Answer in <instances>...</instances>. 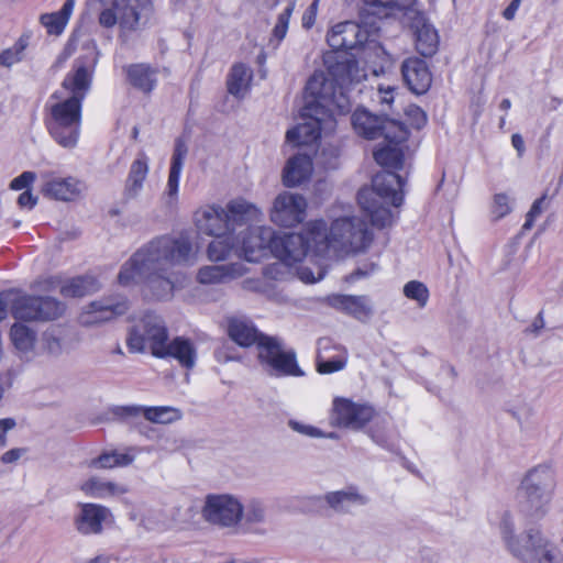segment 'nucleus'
I'll use <instances>...</instances> for the list:
<instances>
[{"label":"nucleus","instance_id":"nucleus-1","mask_svg":"<svg viewBox=\"0 0 563 563\" xmlns=\"http://www.w3.org/2000/svg\"><path fill=\"white\" fill-rule=\"evenodd\" d=\"M92 56L88 62L76 60L74 70L64 81L63 89L69 92L56 91L47 104L46 126L54 141L64 148H75L78 144L81 125V103L90 89L92 73L98 60L99 52L92 43Z\"/></svg>","mask_w":563,"mask_h":563},{"label":"nucleus","instance_id":"nucleus-2","mask_svg":"<svg viewBox=\"0 0 563 563\" xmlns=\"http://www.w3.org/2000/svg\"><path fill=\"white\" fill-rule=\"evenodd\" d=\"M350 110V100L343 95H335L322 73H313L305 89L302 122L286 133V141L295 146L314 147L321 132L329 133L335 129V114Z\"/></svg>","mask_w":563,"mask_h":563},{"label":"nucleus","instance_id":"nucleus-3","mask_svg":"<svg viewBox=\"0 0 563 563\" xmlns=\"http://www.w3.org/2000/svg\"><path fill=\"white\" fill-rule=\"evenodd\" d=\"M195 257L187 235L163 236L137 251L120 269L119 282L172 279Z\"/></svg>","mask_w":563,"mask_h":563},{"label":"nucleus","instance_id":"nucleus-4","mask_svg":"<svg viewBox=\"0 0 563 563\" xmlns=\"http://www.w3.org/2000/svg\"><path fill=\"white\" fill-rule=\"evenodd\" d=\"M228 335L242 347L257 345L258 358L275 375H301L294 352L283 350L282 343L274 336L260 333L253 322L245 317L228 318Z\"/></svg>","mask_w":563,"mask_h":563},{"label":"nucleus","instance_id":"nucleus-5","mask_svg":"<svg viewBox=\"0 0 563 563\" xmlns=\"http://www.w3.org/2000/svg\"><path fill=\"white\" fill-rule=\"evenodd\" d=\"M262 220V210L244 198L232 199L224 207L214 202L206 203L192 213L197 233L206 236H223Z\"/></svg>","mask_w":563,"mask_h":563},{"label":"nucleus","instance_id":"nucleus-6","mask_svg":"<svg viewBox=\"0 0 563 563\" xmlns=\"http://www.w3.org/2000/svg\"><path fill=\"white\" fill-rule=\"evenodd\" d=\"M307 230L314 241V251L319 254L332 249L335 252L358 253L365 251L373 241V234L366 223L357 217L335 219L330 229L323 220L311 221Z\"/></svg>","mask_w":563,"mask_h":563},{"label":"nucleus","instance_id":"nucleus-7","mask_svg":"<svg viewBox=\"0 0 563 563\" xmlns=\"http://www.w3.org/2000/svg\"><path fill=\"white\" fill-rule=\"evenodd\" d=\"M309 247L314 249V241L307 227L305 233L275 235L272 252L279 261L273 264L271 271L280 273L288 268L289 274L301 282H320L325 276V269L313 255H307Z\"/></svg>","mask_w":563,"mask_h":563},{"label":"nucleus","instance_id":"nucleus-8","mask_svg":"<svg viewBox=\"0 0 563 563\" xmlns=\"http://www.w3.org/2000/svg\"><path fill=\"white\" fill-rule=\"evenodd\" d=\"M98 25L107 31L117 29L118 36L126 41L130 35L146 29L155 16L153 0H96Z\"/></svg>","mask_w":563,"mask_h":563},{"label":"nucleus","instance_id":"nucleus-9","mask_svg":"<svg viewBox=\"0 0 563 563\" xmlns=\"http://www.w3.org/2000/svg\"><path fill=\"white\" fill-rule=\"evenodd\" d=\"M402 186L404 180L399 175L382 172L374 176L372 187L358 191V205L374 227L386 228L393 224L394 214L389 206L399 207L402 203Z\"/></svg>","mask_w":563,"mask_h":563},{"label":"nucleus","instance_id":"nucleus-10","mask_svg":"<svg viewBox=\"0 0 563 563\" xmlns=\"http://www.w3.org/2000/svg\"><path fill=\"white\" fill-rule=\"evenodd\" d=\"M323 64L329 78L321 73L336 96L343 93L349 99L345 89L366 78L365 68L360 66L354 55L349 52H327L323 54Z\"/></svg>","mask_w":563,"mask_h":563},{"label":"nucleus","instance_id":"nucleus-11","mask_svg":"<svg viewBox=\"0 0 563 563\" xmlns=\"http://www.w3.org/2000/svg\"><path fill=\"white\" fill-rule=\"evenodd\" d=\"M168 341V332L164 320L155 313H146L133 328L128 339L132 352H143L148 347L154 356L162 354Z\"/></svg>","mask_w":563,"mask_h":563},{"label":"nucleus","instance_id":"nucleus-12","mask_svg":"<svg viewBox=\"0 0 563 563\" xmlns=\"http://www.w3.org/2000/svg\"><path fill=\"white\" fill-rule=\"evenodd\" d=\"M201 516L212 526L235 529L244 516V507L234 495L210 494L205 498Z\"/></svg>","mask_w":563,"mask_h":563},{"label":"nucleus","instance_id":"nucleus-13","mask_svg":"<svg viewBox=\"0 0 563 563\" xmlns=\"http://www.w3.org/2000/svg\"><path fill=\"white\" fill-rule=\"evenodd\" d=\"M352 124L356 133L371 140L384 137V140L399 142L406 141L408 135L402 123L376 117L366 110H356L352 115Z\"/></svg>","mask_w":563,"mask_h":563},{"label":"nucleus","instance_id":"nucleus-14","mask_svg":"<svg viewBox=\"0 0 563 563\" xmlns=\"http://www.w3.org/2000/svg\"><path fill=\"white\" fill-rule=\"evenodd\" d=\"M307 207V200L302 195L283 191L273 201L271 221L279 227L292 228L305 220Z\"/></svg>","mask_w":563,"mask_h":563},{"label":"nucleus","instance_id":"nucleus-15","mask_svg":"<svg viewBox=\"0 0 563 563\" xmlns=\"http://www.w3.org/2000/svg\"><path fill=\"white\" fill-rule=\"evenodd\" d=\"M374 415L373 407L366 404L338 397L333 400L330 419L335 427L361 430L373 419Z\"/></svg>","mask_w":563,"mask_h":563},{"label":"nucleus","instance_id":"nucleus-16","mask_svg":"<svg viewBox=\"0 0 563 563\" xmlns=\"http://www.w3.org/2000/svg\"><path fill=\"white\" fill-rule=\"evenodd\" d=\"M243 225L238 230L240 234V250L249 262L260 261L268 250L272 251V244L275 241V232L272 228L265 225Z\"/></svg>","mask_w":563,"mask_h":563},{"label":"nucleus","instance_id":"nucleus-17","mask_svg":"<svg viewBox=\"0 0 563 563\" xmlns=\"http://www.w3.org/2000/svg\"><path fill=\"white\" fill-rule=\"evenodd\" d=\"M500 534L509 552L529 563L533 559H539L542 555V551L536 549L529 540V532L531 530H539L542 534H545L543 530L533 526L526 529L522 533V538L516 534V525L514 518L506 514L500 521Z\"/></svg>","mask_w":563,"mask_h":563},{"label":"nucleus","instance_id":"nucleus-18","mask_svg":"<svg viewBox=\"0 0 563 563\" xmlns=\"http://www.w3.org/2000/svg\"><path fill=\"white\" fill-rule=\"evenodd\" d=\"M42 195L56 201H74L78 199L87 188L85 181L74 176L57 177L53 174L45 173L42 175Z\"/></svg>","mask_w":563,"mask_h":563},{"label":"nucleus","instance_id":"nucleus-19","mask_svg":"<svg viewBox=\"0 0 563 563\" xmlns=\"http://www.w3.org/2000/svg\"><path fill=\"white\" fill-rule=\"evenodd\" d=\"M128 310L129 302L125 299L92 301L82 311L79 321L84 327H98L124 314Z\"/></svg>","mask_w":563,"mask_h":563},{"label":"nucleus","instance_id":"nucleus-20","mask_svg":"<svg viewBox=\"0 0 563 563\" xmlns=\"http://www.w3.org/2000/svg\"><path fill=\"white\" fill-rule=\"evenodd\" d=\"M366 38L365 31L355 22L345 21L332 26L328 32L327 42L332 52H346L361 45Z\"/></svg>","mask_w":563,"mask_h":563},{"label":"nucleus","instance_id":"nucleus-21","mask_svg":"<svg viewBox=\"0 0 563 563\" xmlns=\"http://www.w3.org/2000/svg\"><path fill=\"white\" fill-rule=\"evenodd\" d=\"M36 329L22 322L14 321L9 330V341L15 354L21 358H31L36 354L38 343Z\"/></svg>","mask_w":563,"mask_h":563},{"label":"nucleus","instance_id":"nucleus-22","mask_svg":"<svg viewBox=\"0 0 563 563\" xmlns=\"http://www.w3.org/2000/svg\"><path fill=\"white\" fill-rule=\"evenodd\" d=\"M410 27L413 33L417 51L426 57L434 55L439 46V35L428 19L423 14L416 12L411 18Z\"/></svg>","mask_w":563,"mask_h":563},{"label":"nucleus","instance_id":"nucleus-23","mask_svg":"<svg viewBox=\"0 0 563 563\" xmlns=\"http://www.w3.org/2000/svg\"><path fill=\"white\" fill-rule=\"evenodd\" d=\"M313 174V163L310 154L298 153L289 157L283 169V184L295 188L310 180Z\"/></svg>","mask_w":563,"mask_h":563},{"label":"nucleus","instance_id":"nucleus-24","mask_svg":"<svg viewBox=\"0 0 563 563\" xmlns=\"http://www.w3.org/2000/svg\"><path fill=\"white\" fill-rule=\"evenodd\" d=\"M401 74L407 87L416 95H423L431 87V73L426 62L420 58L410 57L404 60Z\"/></svg>","mask_w":563,"mask_h":563},{"label":"nucleus","instance_id":"nucleus-25","mask_svg":"<svg viewBox=\"0 0 563 563\" xmlns=\"http://www.w3.org/2000/svg\"><path fill=\"white\" fill-rule=\"evenodd\" d=\"M551 499L550 493L518 488L519 510L527 519H543L549 512Z\"/></svg>","mask_w":563,"mask_h":563},{"label":"nucleus","instance_id":"nucleus-26","mask_svg":"<svg viewBox=\"0 0 563 563\" xmlns=\"http://www.w3.org/2000/svg\"><path fill=\"white\" fill-rule=\"evenodd\" d=\"M40 351L49 358H59L70 352V343L65 329L59 325L46 328L38 339Z\"/></svg>","mask_w":563,"mask_h":563},{"label":"nucleus","instance_id":"nucleus-27","mask_svg":"<svg viewBox=\"0 0 563 563\" xmlns=\"http://www.w3.org/2000/svg\"><path fill=\"white\" fill-rule=\"evenodd\" d=\"M110 516L107 507L97 504H84L75 519L76 529L82 534H97L102 530V523Z\"/></svg>","mask_w":563,"mask_h":563},{"label":"nucleus","instance_id":"nucleus-28","mask_svg":"<svg viewBox=\"0 0 563 563\" xmlns=\"http://www.w3.org/2000/svg\"><path fill=\"white\" fill-rule=\"evenodd\" d=\"M323 499L332 509L339 512H350L353 508L365 506L369 501L368 496L355 486L329 492Z\"/></svg>","mask_w":563,"mask_h":563},{"label":"nucleus","instance_id":"nucleus-29","mask_svg":"<svg viewBox=\"0 0 563 563\" xmlns=\"http://www.w3.org/2000/svg\"><path fill=\"white\" fill-rule=\"evenodd\" d=\"M519 487L552 495L555 487L553 468L548 464H539L532 467L527 472Z\"/></svg>","mask_w":563,"mask_h":563},{"label":"nucleus","instance_id":"nucleus-30","mask_svg":"<svg viewBox=\"0 0 563 563\" xmlns=\"http://www.w3.org/2000/svg\"><path fill=\"white\" fill-rule=\"evenodd\" d=\"M157 357H173L183 367L192 368L196 365L197 350L189 339L177 336L172 341H167L162 354H158Z\"/></svg>","mask_w":563,"mask_h":563},{"label":"nucleus","instance_id":"nucleus-31","mask_svg":"<svg viewBox=\"0 0 563 563\" xmlns=\"http://www.w3.org/2000/svg\"><path fill=\"white\" fill-rule=\"evenodd\" d=\"M79 488L85 495L99 499L119 497L128 493V488L123 484L107 481L98 476H92L84 481Z\"/></svg>","mask_w":563,"mask_h":563},{"label":"nucleus","instance_id":"nucleus-32","mask_svg":"<svg viewBox=\"0 0 563 563\" xmlns=\"http://www.w3.org/2000/svg\"><path fill=\"white\" fill-rule=\"evenodd\" d=\"M137 452H140V450L134 446L126 448L122 452L118 450L104 451L96 459H92L89 466L100 470L125 467L134 462Z\"/></svg>","mask_w":563,"mask_h":563},{"label":"nucleus","instance_id":"nucleus-33","mask_svg":"<svg viewBox=\"0 0 563 563\" xmlns=\"http://www.w3.org/2000/svg\"><path fill=\"white\" fill-rule=\"evenodd\" d=\"M148 172V157L144 152H141L132 162L125 181V195L128 198H135L139 196L143 188V184L147 177Z\"/></svg>","mask_w":563,"mask_h":563},{"label":"nucleus","instance_id":"nucleus-34","mask_svg":"<svg viewBox=\"0 0 563 563\" xmlns=\"http://www.w3.org/2000/svg\"><path fill=\"white\" fill-rule=\"evenodd\" d=\"M528 537L532 545L542 551L539 559H533L529 563H563V555L551 538L542 534L539 530H531Z\"/></svg>","mask_w":563,"mask_h":563},{"label":"nucleus","instance_id":"nucleus-35","mask_svg":"<svg viewBox=\"0 0 563 563\" xmlns=\"http://www.w3.org/2000/svg\"><path fill=\"white\" fill-rule=\"evenodd\" d=\"M324 300L329 306L358 319L369 313V308L364 297L333 294L327 296Z\"/></svg>","mask_w":563,"mask_h":563},{"label":"nucleus","instance_id":"nucleus-36","mask_svg":"<svg viewBox=\"0 0 563 563\" xmlns=\"http://www.w3.org/2000/svg\"><path fill=\"white\" fill-rule=\"evenodd\" d=\"M75 0H66L60 10L40 15V23L46 29L49 35H60L73 14Z\"/></svg>","mask_w":563,"mask_h":563},{"label":"nucleus","instance_id":"nucleus-37","mask_svg":"<svg viewBox=\"0 0 563 563\" xmlns=\"http://www.w3.org/2000/svg\"><path fill=\"white\" fill-rule=\"evenodd\" d=\"M11 313L16 321H37L36 297L9 291Z\"/></svg>","mask_w":563,"mask_h":563},{"label":"nucleus","instance_id":"nucleus-38","mask_svg":"<svg viewBox=\"0 0 563 563\" xmlns=\"http://www.w3.org/2000/svg\"><path fill=\"white\" fill-rule=\"evenodd\" d=\"M208 244L207 255L211 261H224L232 251L239 249L240 234L238 231L225 233L223 236H212Z\"/></svg>","mask_w":563,"mask_h":563},{"label":"nucleus","instance_id":"nucleus-39","mask_svg":"<svg viewBox=\"0 0 563 563\" xmlns=\"http://www.w3.org/2000/svg\"><path fill=\"white\" fill-rule=\"evenodd\" d=\"M253 71L244 64H236L232 67L228 78V90L236 98H243L251 86Z\"/></svg>","mask_w":563,"mask_h":563},{"label":"nucleus","instance_id":"nucleus-40","mask_svg":"<svg viewBox=\"0 0 563 563\" xmlns=\"http://www.w3.org/2000/svg\"><path fill=\"white\" fill-rule=\"evenodd\" d=\"M385 142L386 144L384 146L374 152L375 161L382 166L400 169L404 163L401 146L404 141L393 142L391 140H385Z\"/></svg>","mask_w":563,"mask_h":563},{"label":"nucleus","instance_id":"nucleus-41","mask_svg":"<svg viewBox=\"0 0 563 563\" xmlns=\"http://www.w3.org/2000/svg\"><path fill=\"white\" fill-rule=\"evenodd\" d=\"M181 296L191 302H211L219 300L222 292L218 284H185Z\"/></svg>","mask_w":563,"mask_h":563},{"label":"nucleus","instance_id":"nucleus-42","mask_svg":"<svg viewBox=\"0 0 563 563\" xmlns=\"http://www.w3.org/2000/svg\"><path fill=\"white\" fill-rule=\"evenodd\" d=\"M126 75L130 84L143 92L152 91L157 81L155 70L144 64L129 66Z\"/></svg>","mask_w":563,"mask_h":563},{"label":"nucleus","instance_id":"nucleus-43","mask_svg":"<svg viewBox=\"0 0 563 563\" xmlns=\"http://www.w3.org/2000/svg\"><path fill=\"white\" fill-rule=\"evenodd\" d=\"M243 265L240 263L207 266L200 269L198 282H222L224 278H238L243 275Z\"/></svg>","mask_w":563,"mask_h":563},{"label":"nucleus","instance_id":"nucleus-44","mask_svg":"<svg viewBox=\"0 0 563 563\" xmlns=\"http://www.w3.org/2000/svg\"><path fill=\"white\" fill-rule=\"evenodd\" d=\"M32 38V31H24L15 43L2 52H0V65L7 68L20 63L24 58V52Z\"/></svg>","mask_w":563,"mask_h":563},{"label":"nucleus","instance_id":"nucleus-45","mask_svg":"<svg viewBox=\"0 0 563 563\" xmlns=\"http://www.w3.org/2000/svg\"><path fill=\"white\" fill-rule=\"evenodd\" d=\"M184 289L185 284H144L142 292L150 300H169Z\"/></svg>","mask_w":563,"mask_h":563},{"label":"nucleus","instance_id":"nucleus-46","mask_svg":"<svg viewBox=\"0 0 563 563\" xmlns=\"http://www.w3.org/2000/svg\"><path fill=\"white\" fill-rule=\"evenodd\" d=\"M144 418L153 423L167 424L181 418V411L172 406L146 407Z\"/></svg>","mask_w":563,"mask_h":563},{"label":"nucleus","instance_id":"nucleus-47","mask_svg":"<svg viewBox=\"0 0 563 563\" xmlns=\"http://www.w3.org/2000/svg\"><path fill=\"white\" fill-rule=\"evenodd\" d=\"M329 344L328 340H320L319 345L320 351L317 356V371L320 374H331L334 372H339L343 369L347 363V351L342 347V355L340 357H335L332 360H325L322 355V350H325L327 346H323V344Z\"/></svg>","mask_w":563,"mask_h":563},{"label":"nucleus","instance_id":"nucleus-48","mask_svg":"<svg viewBox=\"0 0 563 563\" xmlns=\"http://www.w3.org/2000/svg\"><path fill=\"white\" fill-rule=\"evenodd\" d=\"M37 321L55 320L64 313V306L51 297H36Z\"/></svg>","mask_w":563,"mask_h":563},{"label":"nucleus","instance_id":"nucleus-49","mask_svg":"<svg viewBox=\"0 0 563 563\" xmlns=\"http://www.w3.org/2000/svg\"><path fill=\"white\" fill-rule=\"evenodd\" d=\"M364 2L373 10L374 14L389 15L394 11L410 9L416 0H364Z\"/></svg>","mask_w":563,"mask_h":563},{"label":"nucleus","instance_id":"nucleus-50","mask_svg":"<svg viewBox=\"0 0 563 563\" xmlns=\"http://www.w3.org/2000/svg\"><path fill=\"white\" fill-rule=\"evenodd\" d=\"M294 9L295 3L290 1L284 8V10L277 15L276 23L272 30V38L269 41L271 44L274 45V48H277L280 42L285 38Z\"/></svg>","mask_w":563,"mask_h":563},{"label":"nucleus","instance_id":"nucleus-51","mask_svg":"<svg viewBox=\"0 0 563 563\" xmlns=\"http://www.w3.org/2000/svg\"><path fill=\"white\" fill-rule=\"evenodd\" d=\"M141 525L147 530H164L169 528L172 522L164 511L159 509H147L142 515Z\"/></svg>","mask_w":563,"mask_h":563},{"label":"nucleus","instance_id":"nucleus-52","mask_svg":"<svg viewBox=\"0 0 563 563\" xmlns=\"http://www.w3.org/2000/svg\"><path fill=\"white\" fill-rule=\"evenodd\" d=\"M180 175L181 170L169 168L167 183L162 195V199L167 207L177 205Z\"/></svg>","mask_w":563,"mask_h":563},{"label":"nucleus","instance_id":"nucleus-53","mask_svg":"<svg viewBox=\"0 0 563 563\" xmlns=\"http://www.w3.org/2000/svg\"><path fill=\"white\" fill-rule=\"evenodd\" d=\"M404 295L417 302L419 307H424L429 299V290L424 284H405Z\"/></svg>","mask_w":563,"mask_h":563},{"label":"nucleus","instance_id":"nucleus-54","mask_svg":"<svg viewBox=\"0 0 563 563\" xmlns=\"http://www.w3.org/2000/svg\"><path fill=\"white\" fill-rule=\"evenodd\" d=\"M96 290V284H64L60 292L64 297L82 298Z\"/></svg>","mask_w":563,"mask_h":563},{"label":"nucleus","instance_id":"nucleus-55","mask_svg":"<svg viewBox=\"0 0 563 563\" xmlns=\"http://www.w3.org/2000/svg\"><path fill=\"white\" fill-rule=\"evenodd\" d=\"M511 212L510 198L506 194H496L493 199L492 213L499 220Z\"/></svg>","mask_w":563,"mask_h":563},{"label":"nucleus","instance_id":"nucleus-56","mask_svg":"<svg viewBox=\"0 0 563 563\" xmlns=\"http://www.w3.org/2000/svg\"><path fill=\"white\" fill-rule=\"evenodd\" d=\"M545 200L547 197L543 195L541 198L537 199L531 206L529 212L527 213L526 222L522 227L523 230H530L533 227L534 220L543 212L545 209Z\"/></svg>","mask_w":563,"mask_h":563},{"label":"nucleus","instance_id":"nucleus-57","mask_svg":"<svg viewBox=\"0 0 563 563\" xmlns=\"http://www.w3.org/2000/svg\"><path fill=\"white\" fill-rule=\"evenodd\" d=\"M36 174L34 172H23L10 183L12 190H30L31 185L35 181Z\"/></svg>","mask_w":563,"mask_h":563},{"label":"nucleus","instance_id":"nucleus-58","mask_svg":"<svg viewBox=\"0 0 563 563\" xmlns=\"http://www.w3.org/2000/svg\"><path fill=\"white\" fill-rule=\"evenodd\" d=\"M245 519L250 523H258L265 519V508L260 501H252L246 509Z\"/></svg>","mask_w":563,"mask_h":563},{"label":"nucleus","instance_id":"nucleus-59","mask_svg":"<svg viewBox=\"0 0 563 563\" xmlns=\"http://www.w3.org/2000/svg\"><path fill=\"white\" fill-rule=\"evenodd\" d=\"M276 284H255V287L252 288L253 291L260 292L266 296L269 299L276 301H283L284 298L279 297V292L276 290Z\"/></svg>","mask_w":563,"mask_h":563},{"label":"nucleus","instance_id":"nucleus-60","mask_svg":"<svg viewBox=\"0 0 563 563\" xmlns=\"http://www.w3.org/2000/svg\"><path fill=\"white\" fill-rule=\"evenodd\" d=\"M289 427L294 431L305 434V435H308V437H311V438L322 437V432L312 426L302 424L300 422L291 420V421H289Z\"/></svg>","mask_w":563,"mask_h":563},{"label":"nucleus","instance_id":"nucleus-61","mask_svg":"<svg viewBox=\"0 0 563 563\" xmlns=\"http://www.w3.org/2000/svg\"><path fill=\"white\" fill-rule=\"evenodd\" d=\"M319 0H314L302 14V26L307 30L311 29L317 19Z\"/></svg>","mask_w":563,"mask_h":563},{"label":"nucleus","instance_id":"nucleus-62","mask_svg":"<svg viewBox=\"0 0 563 563\" xmlns=\"http://www.w3.org/2000/svg\"><path fill=\"white\" fill-rule=\"evenodd\" d=\"M144 406H124L118 409V415L126 420L134 419L137 417H144Z\"/></svg>","mask_w":563,"mask_h":563},{"label":"nucleus","instance_id":"nucleus-63","mask_svg":"<svg viewBox=\"0 0 563 563\" xmlns=\"http://www.w3.org/2000/svg\"><path fill=\"white\" fill-rule=\"evenodd\" d=\"M378 271V267L375 264H364L356 268L352 275V279H362V278H374L375 273Z\"/></svg>","mask_w":563,"mask_h":563},{"label":"nucleus","instance_id":"nucleus-64","mask_svg":"<svg viewBox=\"0 0 563 563\" xmlns=\"http://www.w3.org/2000/svg\"><path fill=\"white\" fill-rule=\"evenodd\" d=\"M379 102L390 106L395 98L396 87L391 85H379L377 88Z\"/></svg>","mask_w":563,"mask_h":563}]
</instances>
